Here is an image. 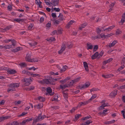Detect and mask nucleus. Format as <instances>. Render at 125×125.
Segmentation results:
<instances>
[{
	"label": "nucleus",
	"instance_id": "f257e3e1",
	"mask_svg": "<svg viewBox=\"0 0 125 125\" xmlns=\"http://www.w3.org/2000/svg\"><path fill=\"white\" fill-rule=\"evenodd\" d=\"M96 97V95L95 94H93L91 98L86 101H84L80 103L78 105L77 107H79L82 105H84L89 103L90 102L92 99H94Z\"/></svg>",
	"mask_w": 125,
	"mask_h": 125
},
{
	"label": "nucleus",
	"instance_id": "f03ea898",
	"mask_svg": "<svg viewBox=\"0 0 125 125\" xmlns=\"http://www.w3.org/2000/svg\"><path fill=\"white\" fill-rule=\"evenodd\" d=\"M8 68L6 67H4L2 68L1 70H8L7 73L10 74H15L17 72V71L14 69H10L8 70Z\"/></svg>",
	"mask_w": 125,
	"mask_h": 125
},
{
	"label": "nucleus",
	"instance_id": "7ed1b4c3",
	"mask_svg": "<svg viewBox=\"0 0 125 125\" xmlns=\"http://www.w3.org/2000/svg\"><path fill=\"white\" fill-rule=\"evenodd\" d=\"M33 79L31 78H26L24 79L25 83L24 84L25 86H28L29 85L31 82L32 81Z\"/></svg>",
	"mask_w": 125,
	"mask_h": 125
},
{
	"label": "nucleus",
	"instance_id": "20e7f679",
	"mask_svg": "<svg viewBox=\"0 0 125 125\" xmlns=\"http://www.w3.org/2000/svg\"><path fill=\"white\" fill-rule=\"evenodd\" d=\"M62 29L61 28H60L58 30H55L52 32V34H61L62 33Z\"/></svg>",
	"mask_w": 125,
	"mask_h": 125
},
{
	"label": "nucleus",
	"instance_id": "39448f33",
	"mask_svg": "<svg viewBox=\"0 0 125 125\" xmlns=\"http://www.w3.org/2000/svg\"><path fill=\"white\" fill-rule=\"evenodd\" d=\"M79 78H77L74 80H73L71 81L70 83V84L69 85H64V87H68L69 86H71L73 85V84L75 82H76L78 81L79 80Z\"/></svg>",
	"mask_w": 125,
	"mask_h": 125
},
{
	"label": "nucleus",
	"instance_id": "423d86ee",
	"mask_svg": "<svg viewBox=\"0 0 125 125\" xmlns=\"http://www.w3.org/2000/svg\"><path fill=\"white\" fill-rule=\"evenodd\" d=\"M90 85V83L88 82H87L84 84L81 85L80 86V88L81 89L85 88L88 87Z\"/></svg>",
	"mask_w": 125,
	"mask_h": 125
},
{
	"label": "nucleus",
	"instance_id": "0eeeda50",
	"mask_svg": "<svg viewBox=\"0 0 125 125\" xmlns=\"http://www.w3.org/2000/svg\"><path fill=\"white\" fill-rule=\"evenodd\" d=\"M19 83H15L11 84L8 85L9 87L11 88H17L19 86Z\"/></svg>",
	"mask_w": 125,
	"mask_h": 125
},
{
	"label": "nucleus",
	"instance_id": "6e6552de",
	"mask_svg": "<svg viewBox=\"0 0 125 125\" xmlns=\"http://www.w3.org/2000/svg\"><path fill=\"white\" fill-rule=\"evenodd\" d=\"M46 117V116H45L44 115L41 116V114H39L38 117L36 121H41Z\"/></svg>",
	"mask_w": 125,
	"mask_h": 125
},
{
	"label": "nucleus",
	"instance_id": "1a4fd4ad",
	"mask_svg": "<svg viewBox=\"0 0 125 125\" xmlns=\"http://www.w3.org/2000/svg\"><path fill=\"white\" fill-rule=\"evenodd\" d=\"M115 27L114 25H113L107 28H103L104 31H106V32H108L111 31Z\"/></svg>",
	"mask_w": 125,
	"mask_h": 125
},
{
	"label": "nucleus",
	"instance_id": "9d476101",
	"mask_svg": "<svg viewBox=\"0 0 125 125\" xmlns=\"http://www.w3.org/2000/svg\"><path fill=\"white\" fill-rule=\"evenodd\" d=\"M42 83L45 84H49V83L51 84H55V83H51L50 82L49 80L48 79H46L44 80H43L42 81H41Z\"/></svg>",
	"mask_w": 125,
	"mask_h": 125
},
{
	"label": "nucleus",
	"instance_id": "9b49d317",
	"mask_svg": "<svg viewBox=\"0 0 125 125\" xmlns=\"http://www.w3.org/2000/svg\"><path fill=\"white\" fill-rule=\"evenodd\" d=\"M59 2V0H52V5L54 6L58 5Z\"/></svg>",
	"mask_w": 125,
	"mask_h": 125
},
{
	"label": "nucleus",
	"instance_id": "f8f14e48",
	"mask_svg": "<svg viewBox=\"0 0 125 125\" xmlns=\"http://www.w3.org/2000/svg\"><path fill=\"white\" fill-rule=\"evenodd\" d=\"M32 118L28 119L26 120H23L21 123V124L22 125H24L25 124L26 122L32 121Z\"/></svg>",
	"mask_w": 125,
	"mask_h": 125
},
{
	"label": "nucleus",
	"instance_id": "ddd939ff",
	"mask_svg": "<svg viewBox=\"0 0 125 125\" xmlns=\"http://www.w3.org/2000/svg\"><path fill=\"white\" fill-rule=\"evenodd\" d=\"M65 44L64 43L61 46V50L58 52L59 54H61L63 52L65 48Z\"/></svg>",
	"mask_w": 125,
	"mask_h": 125
},
{
	"label": "nucleus",
	"instance_id": "4468645a",
	"mask_svg": "<svg viewBox=\"0 0 125 125\" xmlns=\"http://www.w3.org/2000/svg\"><path fill=\"white\" fill-rule=\"evenodd\" d=\"M43 106V104L42 103H41L37 105H35L34 107L36 108L40 109Z\"/></svg>",
	"mask_w": 125,
	"mask_h": 125
},
{
	"label": "nucleus",
	"instance_id": "2eb2a0df",
	"mask_svg": "<svg viewBox=\"0 0 125 125\" xmlns=\"http://www.w3.org/2000/svg\"><path fill=\"white\" fill-rule=\"evenodd\" d=\"M29 75L31 76L32 77H39L40 76V75L39 74H33L31 72L29 73Z\"/></svg>",
	"mask_w": 125,
	"mask_h": 125
},
{
	"label": "nucleus",
	"instance_id": "dca6fc26",
	"mask_svg": "<svg viewBox=\"0 0 125 125\" xmlns=\"http://www.w3.org/2000/svg\"><path fill=\"white\" fill-rule=\"evenodd\" d=\"M36 100H39L40 102H43L45 100V98L42 96H38L37 98H36Z\"/></svg>",
	"mask_w": 125,
	"mask_h": 125
},
{
	"label": "nucleus",
	"instance_id": "f3484780",
	"mask_svg": "<svg viewBox=\"0 0 125 125\" xmlns=\"http://www.w3.org/2000/svg\"><path fill=\"white\" fill-rule=\"evenodd\" d=\"M117 90H115L112 92L110 94V96L111 97H114L117 94Z\"/></svg>",
	"mask_w": 125,
	"mask_h": 125
},
{
	"label": "nucleus",
	"instance_id": "a211bd4d",
	"mask_svg": "<svg viewBox=\"0 0 125 125\" xmlns=\"http://www.w3.org/2000/svg\"><path fill=\"white\" fill-rule=\"evenodd\" d=\"M31 55L29 54H27L26 55L25 59L26 61L30 62L31 59L30 58Z\"/></svg>",
	"mask_w": 125,
	"mask_h": 125
},
{
	"label": "nucleus",
	"instance_id": "6ab92c4d",
	"mask_svg": "<svg viewBox=\"0 0 125 125\" xmlns=\"http://www.w3.org/2000/svg\"><path fill=\"white\" fill-rule=\"evenodd\" d=\"M87 50H91L93 48V46L91 43H89L87 44Z\"/></svg>",
	"mask_w": 125,
	"mask_h": 125
},
{
	"label": "nucleus",
	"instance_id": "aec40b11",
	"mask_svg": "<svg viewBox=\"0 0 125 125\" xmlns=\"http://www.w3.org/2000/svg\"><path fill=\"white\" fill-rule=\"evenodd\" d=\"M83 64L85 70L87 71H89L87 63L85 62H83Z\"/></svg>",
	"mask_w": 125,
	"mask_h": 125
},
{
	"label": "nucleus",
	"instance_id": "412c9836",
	"mask_svg": "<svg viewBox=\"0 0 125 125\" xmlns=\"http://www.w3.org/2000/svg\"><path fill=\"white\" fill-rule=\"evenodd\" d=\"M108 105V104L104 103L102 104L100 106V107L99 108V109L100 110H102L105 107L107 106Z\"/></svg>",
	"mask_w": 125,
	"mask_h": 125
},
{
	"label": "nucleus",
	"instance_id": "4be33fe9",
	"mask_svg": "<svg viewBox=\"0 0 125 125\" xmlns=\"http://www.w3.org/2000/svg\"><path fill=\"white\" fill-rule=\"evenodd\" d=\"M75 21L73 20H71L69 22L67 25V27L68 28L70 27L71 25Z\"/></svg>",
	"mask_w": 125,
	"mask_h": 125
},
{
	"label": "nucleus",
	"instance_id": "5701e85b",
	"mask_svg": "<svg viewBox=\"0 0 125 125\" xmlns=\"http://www.w3.org/2000/svg\"><path fill=\"white\" fill-rule=\"evenodd\" d=\"M117 43V41L116 40H115L113 41L112 42L110 43L109 45V46L110 47H111L114 46Z\"/></svg>",
	"mask_w": 125,
	"mask_h": 125
},
{
	"label": "nucleus",
	"instance_id": "b1692460",
	"mask_svg": "<svg viewBox=\"0 0 125 125\" xmlns=\"http://www.w3.org/2000/svg\"><path fill=\"white\" fill-rule=\"evenodd\" d=\"M99 56V53L97 52H96L92 57V59H94L96 58L97 57Z\"/></svg>",
	"mask_w": 125,
	"mask_h": 125
},
{
	"label": "nucleus",
	"instance_id": "393cba45",
	"mask_svg": "<svg viewBox=\"0 0 125 125\" xmlns=\"http://www.w3.org/2000/svg\"><path fill=\"white\" fill-rule=\"evenodd\" d=\"M10 116H3L0 117V122L2 121L3 120L9 118Z\"/></svg>",
	"mask_w": 125,
	"mask_h": 125
},
{
	"label": "nucleus",
	"instance_id": "a878e982",
	"mask_svg": "<svg viewBox=\"0 0 125 125\" xmlns=\"http://www.w3.org/2000/svg\"><path fill=\"white\" fill-rule=\"evenodd\" d=\"M102 76L104 78H108L112 77L113 76V75L112 74H109L106 75H102Z\"/></svg>",
	"mask_w": 125,
	"mask_h": 125
},
{
	"label": "nucleus",
	"instance_id": "bb28decb",
	"mask_svg": "<svg viewBox=\"0 0 125 125\" xmlns=\"http://www.w3.org/2000/svg\"><path fill=\"white\" fill-rule=\"evenodd\" d=\"M125 22V17H122L121 21L119 22L120 25H122L123 23Z\"/></svg>",
	"mask_w": 125,
	"mask_h": 125
},
{
	"label": "nucleus",
	"instance_id": "cd10ccee",
	"mask_svg": "<svg viewBox=\"0 0 125 125\" xmlns=\"http://www.w3.org/2000/svg\"><path fill=\"white\" fill-rule=\"evenodd\" d=\"M51 20L52 21L54 25H58L59 23V21L58 20Z\"/></svg>",
	"mask_w": 125,
	"mask_h": 125
},
{
	"label": "nucleus",
	"instance_id": "c85d7f7f",
	"mask_svg": "<svg viewBox=\"0 0 125 125\" xmlns=\"http://www.w3.org/2000/svg\"><path fill=\"white\" fill-rule=\"evenodd\" d=\"M19 123L17 121H14L12 123L9 124H8L6 125H18Z\"/></svg>",
	"mask_w": 125,
	"mask_h": 125
},
{
	"label": "nucleus",
	"instance_id": "c756f323",
	"mask_svg": "<svg viewBox=\"0 0 125 125\" xmlns=\"http://www.w3.org/2000/svg\"><path fill=\"white\" fill-rule=\"evenodd\" d=\"M2 46L3 47V48H5L6 49H10L13 48L12 47V45H7Z\"/></svg>",
	"mask_w": 125,
	"mask_h": 125
},
{
	"label": "nucleus",
	"instance_id": "7c9ffc66",
	"mask_svg": "<svg viewBox=\"0 0 125 125\" xmlns=\"http://www.w3.org/2000/svg\"><path fill=\"white\" fill-rule=\"evenodd\" d=\"M70 79V77H68L65 78L64 80L60 81V82L61 83H64Z\"/></svg>",
	"mask_w": 125,
	"mask_h": 125
},
{
	"label": "nucleus",
	"instance_id": "2f4dec72",
	"mask_svg": "<svg viewBox=\"0 0 125 125\" xmlns=\"http://www.w3.org/2000/svg\"><path fill=\"white\" fill-rule=\"evenodd\" d=\"M87 23L85 22L82 24L80 27H79V29L80 30H81L82 28H84L85 26L87 25Z\"/></svg>",
	"mask_w": 125,
	"mask_h": 125
},
{
	"label": "nucleus",
	"instance_id": "473e14b6",
	"mask_svg": "<svg viewBox=\"0 0 125 125\" xmlns=\"http://www.w3.org/2000/svg\"><path fill=\"white\" fill-rule=\"evenodd\" d=\"M14 21H15L18 22H19L20 21H23V20L22 19L19 18H16L14 20Z\"/></svg>",
	"mask_w": 125,
	"mask_h": 125
},
{
	"label": "nucleus",
	"instance_id": "72a5a7b5",
	"mask_svg": "<svg viewBox=\"0 0 125 125\" xmlns=\"http://www.w3.org/2000/svg\"><path fill=\"white\" fill-rule=\"evenodd\" d=\"M19 65L21 68H23L27 65L25 63L23 62L21 63Z\"/></svg>",
	"mask_w": 125,
	"mask_h": 125
},
{
	"label": "nucleus",
	"instance_id": "f704fd0d",
	"mask_svg": "<svg viewBox=\"0 0 125 125\" xmlns=\"http://www.w3.org/2000/svg\"><path fill=\"white\" fill-rule=\"evenodd\" d=\"M113 59L112 58H110L108 60L104 61V63L106 64L107 63H109Z\"/></svg>",
	"mask_w": 125,
	"mask_h": 125
},
{
	"label": "nucleus",
	"instance_id": "c9c22d12",
	"mask_svg": "<svg viewBox=\"0 0 125 125\" xmlns=\"http://www.w3.org/2000/svg\"><path fill=\"white\" fill-rule=\"evenodd\" d=\"M46 92L50 94L52 92V90L50 87H48L47 88Z\"/></svg>",
	"mask_w": 125,
	"mask_h": 125
},
{
	"label": "nucleus",
	"instance_id": "e433bc0d",
	"mask_svg": "<svg viewBox=\"0 0 125 125\" xmlns=\"http://www.w3.org/2000/svg\"><path fill=\"white\" fill-rule=\"evenodd\" d=\"M67 68V66L66 65H65L63 66L61 69V71L62 72H64L66 70Z\"/></svg>",
	"mask_w": 125,
	"mask_h": 125
},
{
	"label": "nucleus",
	"instance_id": "4c0bfd02",
	"mask_svg": "<svg viewBox=\"0 0 125 125\" xmlns=\"http://www.w3.org/2000/svg\"><path fill=\"white\" fill-rule=\"evenodd\" d=\"M37 43V42H32L31 43H29V45L31 46H35L36 45Z\"/></svg>",
	"mask_w": 125,
	"mask_h": 125
},
{
	"label": "nucleus",
	"instance_id": "58836bf2",
	"mask_svg": "<svg viewBox=\"0 0 125 125\" xmlns=\"http://www.w3.org/2000/svg\"><path fill=\"white\" fill-rule=\"evenodd\" d=\"M114 35V33H111L110 34H109L107 35H105V38H107L109 37Z\"/></svg>",
	"mask_w": 125,
	"mask_h": 125
},
{
	"label": "nucleus",
	"instance_id": "ea45409f",
	"mask_svg": "<svg viewBox=\"0 0 125 125\" xmlns=\"http://www.w3.org/2000/svg\"><path fill=\"white\" fill-rule=\"evenodd\" d=\"M38 60L36 58H33L31 59L30 62H37Z\"/></svg>",
	"mask_w": 125,
	"mask_h": 125
},
{
	"label": "nucleus",
	"instance_id": "a19ab883",
	"mask_svg": "<svg viewBox=\"0 0 125 125\" xmlns=\"http://www.w3.org/2000/svg\"><path fill=\"white\" fill-rule=\"evenodd\" d=\"M15 89L14 88H9L7 90V92H13V91H15Z\"/></svg>",
	"mask_w": 125,
	"mask_h": 125
},
{
	"label": "nucleus",
	"instance_id": "79ce46f5",
	"mask_svg": "<svg viewBox=\"0 0 125 125\" xmlns=\"http://www.w3.org/2000/svg\"><path fill=\"white\" fill-rule=\"evenodd\" d=\"M51 23L50 22H49L46 25V28L47 29H49V27L51 26Z\"/></svg>",
	"mask_w": 125,
	"mask_h": 125
},
{
	"label": "nucleus",
	"instance_id": "37998d69",
	"mask_svg": "<svg viewBox=\"0 0 125 125\" xmlns=\"http://www.w3.org/2000/svg\"><path fill=\"white\" fill-rule=\"evenodd\" d=\"M12 42V44L11 45H12V46L13 47H14L16 45V42L13 39H12V41H11Z\"/></svg>",
	"mask_w": 125,
	"mask_h": 125
},
{
	"label": "nucleus",
	"instance_id": "c03bdc74",
	"mask_svg": "<svg viewBox=\"0 0 125 125\" xmlns=\"http://www.w3.org/2000/svg\"><path fill=\"white\" fill-rule=\"evenodd\" d=\"M36 3L40 6L41 4V2L40 0H36Z\"/></svg>",
	"mask_w": 125,
	"mask_h": 125
},
{
	"label": "nucleus",
	"instance_id": "a18cd8bd",
	"mask_svg": "<svg viewBox=\"0 0 125 125\" xmlns=\"http://www.w3.org/2000/svg\"><path fill=\"white\" fill-rule=\"evenodd\" d=\"M45 3L47 5H49L50 6H53L52 2H46Z\"/></svg>",
	"mask_w": 125,
	"mask_h": 125
},
{
	"label": "nucleus",
	"instance_id": "49530a36",
	"mask_svg": "<svg viewBox=\"0 0 125 125\" xmlns=\"http://www.w3.org/2000/svg\"><path fill=\"white\" fill-rule=\"evenodd\" d=\"M58 98V96L56 95L54 96V97L52 99V101H55L57 100Z\"/></svg>",
	"mask_w": 125,
	"mask_h": 125
},
{
	"label": "nucleus",
	"instance_id": "de8ad7c7",
	"mask_svg": "<svg viewBox=\"0 0 125 125\" xmlns=\"http://www.w3.org/2000/svg\"><path fill=\"white\" fill-rule=\"evenodd\" d=\"M63 94L64 98H67L68 96V94L67 93H63Z\"/></svg>",
	"mask_w": 125,
	"mask_h": 125
},
{
	"label": "nucleus",
	"instance_id": "09e8293b",
	"mask_svg": "<svg viewBox=\"0 0 125 125\" xmlns=\"http://www.w3.org/2000/svg\"><path fill=\"white\" fill-rule=\"evenodd\" d=\"M50 40L51 41H55V39L54 37H52L50 38L49 40L48 39L47 40V41H50Z\"/></svg>",
	"mask_w": 125,
	"mask_h": 125
},
{
	"label": "nucleus",
	"instance_id": "8fccbe9b",
	"mask_svg": "<svg viewBox=\"0 0 125 125\" xmlns=\"http://www.w3.org/2000/svg\"><path fill=\"white\" fill-rule=\"evenodd\" d=\"M92 122L90 120H88L85 123L86 125H88L90 123Z\"/></svg>",
	"mask_w": 125,
	"mask_h": 125
},
{
	"label": "nucleus",
	"instance_id": "3c124183",
	"mask_svg": "<svg viewBox=\"0 0 125 125\" xmlns=\"http://www.w3.org/2000/svg\"><path fill=\"white\" fill-rule=\"evenodd\" d=\"M51 14L53 18H55L57 17L56 14L55 13H52Z\"/></svg>",
	"mask_w": 125,
	"mask_h": 125
},
{
	"label": "nucleus",
	"instance_id": "603ef678",
	"mask_svg": "<svg viewBox=\"0 0 125 125\" xmlns=\"http://www.w3.org/2000/svg\"><path fill=\"white\" fill-rule=\"evenodd\" d=\"M7 8L8 10L10 11L12 9V7L11 5H10L8 6Z\"/></svg>",
	"mask_w": 125,
	"mask_h": 125
},
{
	"label": "nucleus",
	"instance_id": "864d4df0",
	"mask_svg": "<svg viewBox=\"0 0 125 125\" xmlns=\"http://www.w3.org/2000/svg\"><path fill=\"white\" fill-rule=\"evenodd\" d=\"M27 114V112H23V113H22L21 115H19L18 116V117H20L21 116H23V115H26Z\"/></svg>",
	"mask_w": 125,
	"mask_h": 125
},
{
	"label": "nucleus",
	"instance_id": "5fc2aeb1",
	"mask_svg": "<svg viewBox=\"0 0 125 125\" xmlns=\"http://www.w3.org/2000/svg\"><path fill=\"white\" fill-rule=\"evenodd\" d=\"M61 78H54L53 79L51 78V79L52 81H57L60 80V79H61Z\"/></svg>",
	"mask_w": 125,
	"mask_h": 125
},
{
	"label": "nucleus",
	"instance_id": "6e6d98bb",
	"mask_svg": "<svg viewBox=\"0 0 125 125\" xmlns=\"http://www.w3.org/2000/svg\"><path fill=\"white\" fill-rule=\"evenodd\" d=\"M98 48V46L97 45H95L93 49V50L94 51H95Z\"/></svg>",
	"mask_w": 125,
	"mask_h": 125
},
{
	"label": "nucleus",
	"instance_id": "4d7b16f0",
	"mask_svg": "<svg viewBox=\"0 0 125 125\" xmlns=\"http://www.w3.org/2000/svg\"><path fill=\"white\" fill-rule=\"evenodd\" d=\"M124 65H122L121 67L119 68L118 70H117V71H120V70H121L123 69L124 68Z\"/></svg>",
	"mask_w": 125,
	"mask_h": 125
},
{
	"label": "nucleus",
	"instance_id": "13d9d810",
	"mask_svg": "<svg viewBox=\"0 0 125 125\" xmlns=\"http://www.w3.org/2000/svg\"><path fill=\"white\" fill-rule=\"evenodd\" d=\"M77 109V107L73 108L71 110L70 112L71 113H72L74 112L75 110Z\"/></svg>",
	"mask_w": 125,
	"mask_h": 125
},
{
	"label": "nucleus",
	"instance_id": "bf43d9fd",
	"mask_svg": "<svg viewBox=\"0 0 125 125\" xmlns=\"http://www.w3.org/2000/svg\"><path fill=\"white\" fill-rule=\"evenodd\" d=\"M99 89L97 88H93L90 90L91 92L94 91H95L98 90Z\"/></svg>",
	"mask_w": 125,
	"mask_h": 125
},
{
	"label": "nucleus",
	"instance_id": "052dcab7",
	"mask_svg": "<svg viewBox=\"0 0 125 125\" xmlns=\"http://www.w3.org/2000/svg\"><path fill=\"white\" fill-rule=\"evenodd\" d=\"M30 72H29L28 71H26L25 70H23L22 71V73H26L28 75H29V73H30Z\"/></svg>",
	"mask_w": 125,
	"mask_h": 125
},
{
	"label": "nucleus",
	"instance_id": "680f3d73",
	"mask_svg": "<svg viewBox=\"0 0 125 125\" xmlns=\"http://www.w3.org/2000/svg\"><path fill=\"white\" fill-rule=\"evenodd\" d=\"M12 41V39H7L4 41V42L6 43H8L10 42H11Z\"/></svg>",
	"mask_w": 125,
	"mask_h": 125
},
{
	"label": "nucleus",
	"instance_id": "e2e57ef3",
	"mask_svg": "<svg viewBox=\"0 0 125 125\" xmlns=\"http://www.w3.org/2000/svg\"><path fill=\"white\" fill-rule=\"evenodd\" d=\"M37 68H35L34 67H31L29 68H28V69L29 70H31L32 69H33L34 71L35 70L37 69Z\"/></svg>",
	"mask_w": 125,
	"mask_h": 125
},
{
	"label": "nucleus",
	"instance_id": "0e129e2a",
	"mask_svg": "<svg viewBox=\"0 0 125 125\" xmlns=\"http://www.w3.org/2000/svg\"><path fill=\"white\" fill-rule=\"evenodd\" d=\"M54 10L57 12H59L60 10V9L59 8H54Z\"/></svg>",
	"mask_w": 125,
	"mask_h": 125
},
{
	"label": "nucleus",
	"instance_id": "69168bd1",
	"mask_svg": "<svg viewBox=\"0 0 125 125\" xmlns=\"http://www.w3.org/2000/svg\"><path fill=\"white\" fill-rule=\"evenodd\" d=\"M121 33V31L119 29H117L116 31V34H118Z\"/></svg>",
	"mask_w": 125,
	"mask_h": 125
},
{
	"label": "nucleus",
	"instance_id": "338daca9",
	"mask_svg": "<svg viewBox=\"0 0 125 125\" xmlns=\"http://www.w3.org/2000/svg\"><path fill=\"white\" fill-rule=\"evenodd\" d=\"M104 52L103 51H101L99 54V57H100L102 56Z\"/></svg>",
	"mask_w": 125,
	"mask_h": 125
},
{
	"label": "nucleus",
	"instance_id": "774afa93",
	"mask_svg": "<svg viewBox=\"0 0 125 125\" xmlns=\"http://www.w3.org/2000/svg\"><path fill=\"white\" fill-rule=\"evenodd\" d=\"M120 2L123 3V5L125 6V0H118Z\"/></svg>",
	"mask_w": 125,
	"mask_h": 125
}]
</instances>
